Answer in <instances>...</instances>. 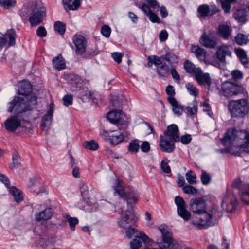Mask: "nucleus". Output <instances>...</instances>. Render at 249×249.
<instances>
[{
  "mask_svg": "<svg viewBox=\"0 0 249 249\" xmlns=\"http://www.w3.org/2000/svg\"><path fill=\"white\" fill-rule=\"evenodd\" d=\"M110 103L114 108L121 109L123 104L124 97L123 95L119 94H112L110 96Z\"/></svg>",
  "mask_w": 249,
  "mask_h": 249,
  "instance_id": "nucleus-27",
  "label": "nucleus"
},
{
  "mask_svg": "<svg viewBox=\"0 0 249 249\" xmlns=\"http://www.w3.org/2000/svg\"><path fill=\"white\" fill-rule=\"evenodd\" d=\"M162 58L156 55L153 56V58L151 56L148 57L149 66H151L149 63L154 64L157 66V72L160 76L165 77L170 75V68L165 62H163Z\"/></svg>",
  "mask_w": 249,
  "mask_h": 249,
  "instance_id": "nucleus-7",
  "label": "nucleus"
},
{
  "mask_svg": "<svg viewBox=\"0 0 249 249\" xmlns=\"http://www.w3.org/2000/svg\"><path fill=\"white\" fill-rule=\"evenodd\" d=\"M66 218L69 222L70 227L72 230L74 231L76 225L78 223V219L76 217H71L70 215H67Z\"/></svg>",
  "mask_w": 249,
  "mask_h": 249,
  "instance_id": "nucleus-51",
  "label": "nucleus"
},
{
  "mask_svg": "<svg viewBox=\"0 0 249 249\" xmlns=\"http://www.w3.org/2000/svg\"><path fill=\"white\" fill-rule=\"evenodd\" d=\"M122 109L115 108L110 110V123L115 124L118 127L122 118Z\"/></svg>",
  "mask_w": 249,
  "mask_h": 249,
  "instance_id": "nucleus-24",
  "label": "nucleus"
},
{
  "mask_svg": "<svg viewBox=\"0 0 249 249\" xmlns=\"http://www.w3.org/2000/svg\"><path fill=\"white\" fill-rule=\"evenodd\" d=\"M231 78L235 81H238L243 77V73L238 70H234L231 72Z\"/></svg>",
  "mask_w": 249,
  "mask_h": 249,
  "instance_id": "nucleus-50",
  "label": "nucleus"
},
{
  "mask_svg": "<svg viewBox=\"0 0 249 249\" xmlns=\"http://www.w3.org/2000/svg\"><path fill=\"white\" fill-rule=\"evenodd\" d=\"M191 51L194 53L196 56L201 61H204L206 57V52L205 49L199 46L192 45L191 47Z\"/></svg>",
  "mask_w": 249,
  "mask_h": 249,
  "instance_id": "nucleus-28",
  "label": "nucleus"
},
{
  "mask_svg": "<svg viewBox=\"0 0 249 249\" xmlns=\"http://www.w3.org/2000/svg\"><path fill=\"white\" fill-rule=\"evenodd\" d=\"M16 5V0H0V6L5 9L14 7Z\"/></svg>",
  "mask_w": 249,
  "mask_h": 249,
  "instance_id": "nucleus-44",
  "label": "nucleus"
},
{
  "mask_svg": "<svg viewBox=\"0 0 249 249\" xmlns=\"http://www.w3.org/2000/svg\"><path fill=\"white\" fill-rule=\"evenodd\" d=\"M239 194L241 199L247 204L249 205V184L244 185V187L239 191Z\"/></svg>",
  "mask_w": 249,
  "mask_h": 249,
  "instance_id": "nucleus-33",
  "label": "nucleus"
},
{
  "mask_svg": "<svg viewBox=\"0 0 249 249\" xmlns=\"http://www.w3.org/2000/svg\"><path fill=\"white\" fill-rule=\"evenodd\" d=\"M12 163L11 164L10 168L12 169L18 168L20 165V158L17 152H15L12 156Z\"/></svg>",
  "mask_w": 249,
  "mask_h": 249,
  "instance_id": "nucleus-41",
  "label": "nucleus"
},
{
  "mask_svg": "<svg viewBox=\"0 0 249 249\" xmlns=\"http://www.w3.org/2000/svg\"><path fill=\"white\" fill-rule=\"evenodd\" d=\"M170 72L175 82L179 83L180 80V75L176 70L175 68H170Z\"/></svg>",
  "mask_w": 249,
  "mask_h": 249,
  "instance_id": "nucleus-58",
  "label": "nucleus"
},
{
  "mask_svg": "<svg viewBox=\"0 0 249 249\" xmlns=\"http://www.w3.org/2000/svg\"><path fill=\"white\" fill-rule=\"evenodd\" d=\"M124 55V53H121L114 52L111 53V57L116 63L120 64L122 62V59Z\"/></svg>",
  "mask_w": 249,
  "mask_h": 249,
  "instance_id": "nucleus-56",
  "label": "nucleus"
},
{
  "mask_svg": "<svg viewBox=\"0 0 249 249\" xmlns=\"http://www.w3.org/2000/svg\"><path fill=\"white\" fill-rule=\"evenodd\" d=\"M221 3L222 8L224 11L225 14L229 13L231 8V4L230 2H227L224 0H220Z\"/></svg>",
  "mask_w": 249,
  "mask_h": 249,
  "instance_id": "nucleus-59",
  "label": "nucleus"
},
{
  "mask_svg": "<svg viewBox=\"0 0 249 249\" xmlns=\"http://www.w3.org/2000/svg\"><path fill=\"white\" fill-rule=\"evenodd\" d=\"M215 56L220 63H225L226 56L231 57V53L227 46L222 45L217 49Z\"/></svg>",
  "mask_w": 249,
  "mask_h": 249,
  "instance_id": "nucleus-20",
  "label": "nucleus"
},
{
  "mask_svg": "<svg viewBox=\"0 0 249 249\" xmlns=\"http://www.w3.org/2000/svg\"><path fill=\"white\" fill-rule=\"evenodd\" d=\"M163 60H165L169 64L170 68H176L178 63V56L172 52H167L164 55L161 56Z\"/></svg>",
  "mask_w": 249,
  "mask_h": 249,
  "instance_id": "nucleus-26",
  "label": "nucleus"
},
{
  "mask_svg": "<svg viewBox=\"0 0 249 249\" xmlns=\"http://www.w3.org/2000/svg\"><path fill=\"white\" fill-rule=\"evenodd\" d=\"M45 16V11L43 7L40 4H35L32 13L29 18V21L32 26H36L43 20V17Z\"/></svg>",
  "mask_w": 249,
  "mask_h": 249,
  "instance_id": "nucleus-8",
  "label": "nucleus"
},
{
  "mask_svg": "<svg viewBox=\"0 0 249 249\" xmlns=\"http://www.w3.org/2000/svg\"><path fill=\"white\" fill-rule=\"evenodd\" d=\"M8 188L10 193L14 196L16 202L19 203L23 200V195L20 190L15 186H9Z\"/></svg>",
  "mask_w": 249,
  "mask_h": 249,
  "instance_id": "nucleus-29",
  "label": "nucleus"
},
{
  "mask_svg": "<svg viewBox=\"0 0 249 249\" xmlns=\"http://www.w3.org/2000/svg\"><path fill=\"white\" fill-rule=\"evenodd\" d=\"M83 146L87 149L93 151L97 150L99 148L98 143L93 140L85 142L83 143Z\"/></svg>",
  "mask_w": 249,
  "mask_h": 249,
  "instance_id": "nucleus-42",
  "label": "nucleus"
},
{
  "mask_svg": "<svg viewBox=\"0 0 249 249\" xmlns=\"http://www.w3.org/2000/svg\"><path fill=\"white\" fill-rule=\"evenodd\" d=\"M184 69L186 72L188 73H194L195 74L196 69L195 65L192 63L189 60H186L184 63Z\"/></svg>",
  "mask_w": 249,
  "mask_h": 249,
  "instance_id": "nucleus-43",
  "label": "nucleus"
},
{
  "mask_svg": "<svg viewBox=\"0 0 249 249\" xmlns=\"http://www.w3.org/2000/svg\"><path fill=\"white\" fill-rule=\"evenodd\" d=\"M136 224L133 226L134 229L135 230V233L132 235V236L130 238H131L134 235L135 236V238L133 239L132 241L130 242V247L132 249H138L142 246V241H143L145 243L149 244L150 243V239L149 237L146 234L143 233H140L139 235H137V231L135 229L134 227ZM130 238L129 237H128Z\"/></svg>",
  "mask_w": 249,
  "mask_h": 249,
  "instance_id": "nucleus-13",
  "label": "nucleus"
},
{
  "mask_svg": "<svg viewBox=\"0 0 249 249\" xmlns=\"http://www.w3.org/2000/svg\"><path fill=\"white\" fill-rule=\"evenodd\" d=\"M245 90V89L242 85L226 81L222 84L220 93L223 96L229 98L242 94Z\"/></svg>",
  "mask_w": 249,
  "mask_h": 249,
  "instance_id": "nucleus-6",
  "label": "nucleus"
},
{
  "mask_svg": "<svg viewBox=\"0 0 249 249\" xmlns=\"http://www.w3.org/2000/svg\"><path fill=\"white\" fill-rule=\"evenodd\" d=\"M20 117L18 116L17 114H15L14 116L7 119L5 122L6 129L8 131L14 132L21 125V121L18 119Z\"/></svg>",
  "mask_w": 249,
  "mask_h": 249,
  "instance_id": "nucleus-17",
  "label": "nucleus"
},
{
  "mask_svg": "<svg viewBox=\"0 0 249 249\" xmlns=\"http://www.w3.org/2000/svg\"><path fill=\"white\" fill-rule=\"evenodd\" d=\"M8 105L7 111L8 112H12L16 107L15 114H17L18 116L23 117V114L28 111L24 110L26 106L25 102L22 100L21 97L18 96H14L12 100L8 103Z\"/></svg>",
  "mask_w": 249,
  "mask_h": 249,
  "instance_id": "nucleus-9",
  "label": "nucleus"
},
{
  "mask_svg": "<svg viewBox=\"0 0 249 249\" xmlns=\"http://www.w3.org/2000/svg\"><path fill=\"white\" fill-rule=\"evenodd\" d=\"M81 195L83 200L89 199V192L88 186L86 184H83L80 187Z\"/></svg>",
  "mask_w": 249,
  "mask_h": 249,
  "instance_id": "nucleus-48",
  "label": "nucleus"
},
{
  "mask_svg": "<svg viewBox=\"0 0 249 249\" xmlns=\"http://www.w3.org/2000/svg\"><path fill=\"white\" fill-rule=\"evenodd\" d=\"M240 132V131L239 132ZM240 133H238V135ZM238 133L236 129L234 128H229L227 130L223 138L221 139V142L223 145H226L227 142L231 143L234 141Z\"/></svg>",
  "mask_w": 249,
  "mask_h": 249,
  "instance_id": "nucleus-21",
  "label": "nucleus"
},
{
  "mask_svg": "<svg viewBox=\"0 0 249 249\" xmlns=\"http://www.w3.org/2000/svg\"><path fill=\"white\" fill-rule=\"evenodd\" d=\"M185 87L190 95L195 97H196L198 95L199 91L197 88L194 85L190 83H187L186 84Z\"/></svg>",
  "mask_w": 249,
  "mask_h": 249,
  "instance_id": "nucleus-45",
  "label": "nucleus"
},
{
  "mask_svg": "<svg viewBox=\"0 0 249 249\" xmlns=\"http://www.w3.org/2000/svg\"><path fill=\"white\" fill-rule=\"evenodd\" d=\"M234 18L239 22L245 23L246 21V11L245 9H238L234 14Z\"/></svg>",
  "mask_w": 249,
  "mask_h": 249,
  "instance_id": "nucleus-37",
  "label": "nucleus"
},
{
  "mask_svg": "<svg viewBox=\"0 0 249 249\" xmlns=\"http://www.w3.org/2000/svg\"><path fill=\"white\" fill-rule=\"evenodd\" d=\"M200 42L203 46L213 49L216 47L217 41L215 38L203 34L200 39Z\"/></svg>",
  "mask_w": 249,
  "mask_h": 249,
  "instance_id": "nucleus-22",
  "label": "nucleus"
},
{
  "mask_svg": "<svg viewBox=\"0 0 249 249\" xmlns=\"http://www.w3.org/2000/svg\"><path fill=\"white\" fill-rule=\"evenodd\" d=\"M175 203L177 206V213L185 221H188L191 217V212L187 209L186 203L183 198L177 196L175 198Z\"/></svg>",
  "mask_w": 249,
  "mask_h": 249,
  "instance_id": "nucleus-10",
  "label": "nucleus"
},
{
  "mask_svg": "<svg viewBox=\"0 0 249 249\" xmlns=\"http://www.w3.org/2000/svg\"><path fill=\"white\" fill-rule=\"evenodd\" d=\"M53 215L52 209L51 208H47L41 212L36 213L35 218L36 222H43L51 219Z\"/></svg>",
  "mask_w": 249,
  "mask_h": 249,
  "instance_id": "nucleus-19",
  "label": "nucleus"
},
{
  "mask_svg": "<svg viewBox=\"0 0 249 249\" xmlns=\"http://www.w3.org/2000/svg\"><path fill=\"white\" fill-rule=\"evenodd\" d=\"M186 178L189 184H195L196 183V175L192 171L189 170L186 173Z\"/></svg>",
  "mask_w": 249,
  "mask_h": 249,
  "instance_id": "nucleus-46",
  "label": "nucleus"
},
{
  "mask_svg": "<svg viewBox=\"0 0 249 249\" xmlns=\"http://www.w3.org/2000/svg\"><path fill=\"white\" fill-rule=\"evenodd\" d=\"M53 65L55 68L59 70L65 68V62L61 54H59L53 58Z\"/></svg>",
  "mask_w": 249,
  "mask_h": 249,
  "instance_id": "nucleus-31",
  "label": "nucleus"
},
{
  "mask_svg": "<svg viewBox=\"0 0 249 249\" xmlns=\"http://www.w3.org/2000/svg\"><path fill=\"white\" fill-rule=\"evenodd\" d=\"M174 143L164 139L163 136L160 137V147L162 151L167 153L172 152L175 149Z\"/></svg>",
  "mask_w": 249,
  "mask_h": 249,
  "instance_id": "nucleus-23",
  "label": "nucleus"
},
{
  "mask_svg": "<svg viewBox=\"0 0 249 249\" xmlns=\"http://www.w3.org/2000/svg\"><path fill=\"white\" fill-rule=\"evenodd\" d=\"M140 148V145L138 140L132 141L129 144L128 150L133 153H137Z\"/></svg>",
  "mask_w": 249,
  "mask_h": 249,
  "instance_id": "nucleus-49",
  "label": "nucleus"
},
{
  "mask_svg": "<svg viewBox=\"0 0 249 249\" xmlns=\"http://www.w3.org/2000/svg\"><path fill=\"white\" fill-rule=\"evenodd\" d=\"M181 142L183 144H188L190 143L192 137L190 134L182 135L180 138Z\"/></svg>",
  "mask_w": 249,
  "mask_h": 249,
  "instance_id": "nucleus-61",
  "label": "nucleus"
},
{
  "mask_svg": "<svg viewBox=\"0 0 249 249\" xmlns=\"http://www.w3.org/2000/svg\"><path fill=\"white\" fill-rule=\"evenodd\" d=\"M169 100V103L172 106V110L174 113L178 116H180L183 112V107L178 104L175 98H170Z\"/></svg>",
  "mask_w": 249,
  "mask_h": 249,
  "instance_id": "nucleus-32",
  "label": "nucleus"
},
{
  "mask_svg": "<svg viewBox=\"0 0 249 249\" xmlns=\"http://www.w3.org/2000/svg\"><path fill=\"white\" fill-rule=\"evenodd\" d=\"M146 1L149 7L151 8L153 11H158L159 10L160 5L156 0H144Z\"/></svg>",
  "mask_w": 249,
  "mask_h": 249,
  "instance_id": "nucleus-54",
  "label": "nucleus"
},
{
  "mask_svg": "<svg viewBox=\"0 0 249 249\" xmlns=\"http://www.w3.org/2000/svg\"><path fill=\"white\" fill-rule=\"evenodd\" d=\"M2 36H4L6 39H9L8 45L9 46H14L15 44L17 35L14 29L7 30L6 33L3 35Z\"/></svg>",
  "mask_w": 249,
  "mask_h": 249,
  "instance_id": "nucleus-34",
  "label": "nucleus"
},
{
  "mask_svg": "<svg viewBox=\"0 0 249 249\" xmlns=\"http://www.w3.org/2000/svg\"><path fill=\"white\" fill-rule=\"evenodd\" d=\"M166 93L168 95L167 100L169 103L170 98H175L174 96L175 95L176 92L174 87L171 85H168L166 88Z\"/></svg>",
  "mask_w": 249,
  "mask_h": 249,
  "instance_id": "nucleus-52",
  "label": "nucleus"
},
{
  "mask_svg": "<svg viewBox=\"0 0 249 249\" xmlns=\"http://www.w3.org/2000/svg\"><path fill=\"white\" fill-rule=\"evenodd\" d=\"M49 107V110L47 113L43 116L41 120V128L42 130H45L47 126H49L52 122L54 112V104L51 103L50 104Z\"/></svg>",
  "mask_w": 249,
  "mask_h": 249,
  "instance_id": "nucleus-18",
  "label": "nucleus"
},
{
  "mask_svg": "<svg viewBox=\"0 0 249 249\" xmlns=\"http://www.w3.org/2000/svg\"><path fill=\"white\" fill-rule=\"evenodd\" d=\"M235 53L240 60L241 63L244 65H247L249 63V60L247 57L246 53L241 48L235 49Z\"/></svg>",
  "mask_w": 249,
  "mask_h": 249,
  "instance_id": "nucleus-30",
  "label": "nucleus"
},
{
  "mask_svg": "<svg viewBox=\"0 0 249 249\" xmlns=\"http://www.w3.org/2000/svg\"><path fill=\"white\" fill-rule=\"evenodd\" d=\"M115 184V193H117L122 198L126 200L127 204V209L122 212L121 218L118 221V225L125 230L127 237L131 238L135 231L133 226L138 220V217L133 210V204L138 201V195L131 189L124 188L123 182L119 178H117Z\"/></svg>",
  "mask_w": 249,
  "mask_h": 249,
  "instance_id": "nucleus-1",
  "label": "nucleus"
},
{
  "mask_svg": "<svg viewBox=\"0 0 249 249\" xmlns=\"http://www.w3.org/2000/svg\"><path fill=\"white\" fill-rule=\"evenodd\" d=\"M62 100L64 105L66 107L71 105L73 103V96L71 94L64 95Z\"/></svg>",
  "mask_w": 249,
  "mask_h": 249,
  "instance_id": "nucleus-55",
  "label": "nucleus"
},
{
  "mask_svg": "<svg viewBox=\"0 0 249 249\" xmlns=\"http://www.w3.org/2000/svg\"><path fill=\"white\" fill-rule=\"evenodd\" d=\"M168 37V34L166 30H162L159 34V39L161 42L165 41Z\"/></svg>",
  "mask_w": 249,
  "mask_h": 249,
  "instance_id": "nucleus-64",
  "label": "nucleus"
},
{
  "mask_svg": "<svg viewBox=\"0 0 249 249\" xmlns=\"http://www.w3.org/2000/svg\"><path fill=\"white\" fill-rule=\"evenodd\" d=\"M161 170L166 173H170L171 171L170 167L169 166L168 162L162 160L160 164Z\"/></svg>",
  "mask_w": 249,
  "mask_h": 249,
  "instance_id": "nucleus-63",
  "label": "nucleus"
},
{
  "mask_svg": "<svg viewBox=\"0 0 249 249\" xmlns=\"http://www.w3.org/2000/svg\"><path fill=\"white\" fill-rule=\"evenodd\" d=\"M239 133L240 139L244 142L241 145V148L244 152L249 153V130H242Z\"/></svg>",
  "mask_w": 249,
  "mask_h": 249,
  "instance_id": "nucleus-25",
  "label": "nucleus"
},
{
  "mask_svg": "<svg viewBox=\"0 0 249 249\" xmlns=\"http://www.w3.org/2000/svg\"><path fill=\"white\" fill-rule=\"evenodd\" d=\"M219 11L215 4H202L197 9V17L200 19H205L208 17H211Z\"/></svg>",
  "mask_w": 249,
  "mask_h": 249,
  "instance_id": "nucleus-11",
  "label": "nucleus"
},
{
  "mask_svg": "<svg viewBox=\"0 0 249 249\" xmlns=\"http://www.w3.org/2000/svg\"><path fill=\"white\" fill-rule=\"evenodd\" d=\"M164 134L171 142H177L180 141L179 131L176 124H173L168 126Z\"/></svg>",
  "mask_w": 249,
  "mask_h": 249,
  "instance_id": "nucleus-14",
  "label": "nucleus"
},
{
  "mask_svg": "<svg viewBox=\"0 0 249 249\" xmlns=\"http://www.w3.org/2000/svg\"><path fill=\"white\" fill-rule=\"evenodd\" d=\"M231 32V30L227 25L221 24L218 27V33L221 36L225 39L229 38Z\"/></svg>",
  "mask_w": 249,
  "mask_h": 249,
  "instance_id": "nucleus-36",
  "label": "nucleus"
},
{
  "mask_svg": "<svg viewBox=\"0 0 249 249\" xmlns=\"http://www.w3.org/2000/svg\"><path fill=\"white\" fill-rule=\"evenodd\" d=\"M0 181L2 182L7 188H9L10 185V181L8 178L3 174L0 173Z\"/></svg>",
  "mask_w": 249,
  "mask_h": 249,
  "instance_id": "nucleus-62",
  "label": "nucleus"
},
{
  "mask_svg": "<svg viewBox=\"0 0 249 249\" xmlns=\"http://www.w3.org/2000/svg\"><path fill=\"white\" fill-rule=\"evenodd\" d=\"M195 77L197 82L201 86H210L211 85V79L209 74L204 73L200 68L196 69Z\"/></svg>",
  "mask_w": 249,
  "mask_h": 249,
  "instance_id": "nucleus-16",
  "label": "nucleus"
},
{
  "mask_svg": "<svg viewBox=\"0 0 249 249\" xmlns=\"http://www.w3.org/2000/svg\"><path fill=\"white\" fill-rule=\"evenodd\" d=\"M124 140V136L121 133H119L116 135H112L110 136V143L114 145H117Z\"/></svg>",
  "mask_w": 249,
  "mask_h": 249,
  "instance_id": "nucleus-38",
  "label": "nucleus"
},
{
  "mask_svg": "<svg viewBox=\"0 0 249 249\" xmlns=\"http://www.w3.org/2000/svg\"><path fill=\"white\" fill-rule=\"evenodd\" d=\"M54 29L60 35H63L66 32V25L61 21H57L54 23Z\"/></svg>",
  "mask_w": 249,
  "mask_h": 249,
  "instance_id": "nucleus-39",
  "label": "nucleus"
},
{
  "mask_svg": "<svg viewBox=\"0 0 249 249\" xmlns=\"http://www.w3.org/2000/svg\"><path fill=\"white\" fill-rule=\"evenodd\" d=\"M63 4L67 6L69 10H76L80 6V0H62Z\"/></svg>",
  "mask_w": 249,
  "mask_h": 249,
  "instance_id": "nucleus-35",
  "label": "nucleus"
},
{
  "mask_svg": "<svg viewBox=\"0 0 249 249\" xmlns=\"http://www.w3.org/2000/svg\"><path fill=\"white\" fill-rule=\"evenodd\" d=\"M18 94L24 96L21 98L26 105L24 108L25 110H32L37 105V97L33 92V86L28 80H23L18 83Z\"/></svg>",
  "mask_w": 249,
  "mask_h": 249,
  "instance_id": "nucleus-4",
  "label": "nucleus"
},
{
  "mask_svg": "<svg viewBox=\"0 0 249 249\" xmlns=\"http://www.w3.org/2000/svg\"><path fill=\"white\" fill-rule=\"evenodd\" d=\"M72 42L75 47V53L82 55L86 51L87 46V40L83 35L76 34L72 37Z\"/></svg>",
  "mask_w": 249,
  "mask_h": 249,
  "instance_id": "nucleus-12",
  "label": "nucleus"
},
{
  "mask_svg": "<svg viewBox=\"0 0 249 249\" xmlns=\"http://www.w3.org/2000/svg\"><path fill=\"white\" fill-rule=\"evenodd\" d=\"M201 106L203 107V110L205 112H207V114L209 116L212 117V115L213 114L211 112V107H210V104L206 102H204L203 103H201Z\"/></svg>",
  "mask_w": 249,
  "mask_h": 249,
  "instance_id": "nucleus-60",
  "label": "nucleus"
},
{
  "mask_svg": "<svg viewBox=\"0 0 249 249\" xmlns=\"http://www.w3.org/2000/svg\"><path fill=\"white\" fill-rule=\"evenodd\" d=\"M191 210L195 213L202 214L199 218V221L193 220L192 223L199 229H206L213 225V219L216 218L217 211L213 209L209 212H206V202L201 197L192 198L190 202Z\"/></svg>",
  "mask_w": 249,
  "mask_h": 249,
  "instance_id": "nucleus-2",
  "label": "nucleus"
},
{
  "mask_svg": "<svg viewBox=\"0 0 249 249\" xmlns=\"http://www.w3.org/2000/svg\"><path fill=\"white\" fill-rule=\"evenodd\" d=\"M228 109L232 118H244L249 111V102L246 99L232 100L229 103Z\"/></svg>",
  "mask_w": 249,
  "mask_h": 249,
  "instance_id": "nucleus-5",
  "label": "nucleus"
},
{
  "mask_svg": "<svg viewBox=\"0 0 249 249\" xmlns=\"http://www.w3.org/2000/svg\"><path fill=\"white\" fill-rule=\"evenodd\" d=\"M200 178L202 183L204 185H208L211 181V176L205 170H202Z\"/></svg>",
  "mask_w": 249,
  "mask_h": 249,
  "instance_id": "nucleus-47",
  "label": "nucleus"
},
{
  "mask_svg": "<svg viewBox=\"0 0 249 249\" xmlns=\"http://www.w3.org/2000/svg\"><path fill=\"white\" fill-rule=\"evenodd\" d=\"M47 35V31L44 26H39L36 30V35L39 37H44Z\"/></svg>",
  "mask_w": 249,
  "mask_h": 249,
  "instance_id": "nucleus-57",
  "label": "nucleus"
},
{
  "mask_svg": "<svg viewBox=\"0 0 249 249\" xmlns=\"http://www.w3.org/2000/svg\"><path fill=\"white\" fill-rule=\"evenodd\" d=\"M138 7L141 9L143 13L148 17L149 19L152 23H160L161 20L159 16L155 14L146 3L137 4Z\"/></svg>",
  "mask_w": 249,
  "mask_h": 249,
  "instance_id": "nucleus-15",
  "label": "nucleus"
},
{
  "mask_svg": "<svg viewBox=\"0 0 249 249\" xmlns=\"http://www.w3.org/2000/svg\"><path fill=\"white\" fill-rule=\"evenodd\" d=\"M235 41L237 44L243 45L246 44L249 41V39L244 34L238 33L235 37Z\"/></svg>",
  "mask_w": 249,
  "mask_h": 249,
  "instance_id": "nucleus-40",
  "label": "nucleus"
},
{
  "mask_svg": "<svg viewBox=\"0 0 249 249\" xmlns=\"http://www.w3.org/2000/svg\"><path fill=\"white\" fill-rule=\"evenodd\" d=\"M183 191L187 194H195L197 193V190L190 185H187L182 188Z\"/></svg>",
  "mask_w": 249,
  "mask_h": 249,
  "instance_id": "nucleus-53",
  "label": "nucleus"
},
{
  "mask_svg": "<svg viewBox=\"0 0 249 249\" xmlns=\"http://www.w3.org/2000/svg\"><path fill=\"white\" fill-rule=\"evenodd\" d=\"M161 236L156 239L158 248H150L145 246L142 249H179L178 244L173 239V234L169 227L165 224L160 225L158 228Z\"/></svg>",
  "mask_w": 249,
  "mask_h": 249,
  "instance_id": "nucleus-3",
  "label": "nucleus"
}]
</instances>
